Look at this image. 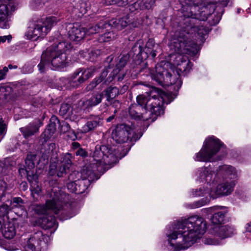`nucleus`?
Returning a JSON list of instances; mask_svg holds the SVG:
<instances>
[{
	"mask_svg": "<svg viewBox=\"0 0 251 251\" xmlns=\"http://www.w3.org/2000/svg\"><path fill=\"white\" fill-rule=\"evenodd\" d=\"M82 178V172L79 173L77 171H74L68 176V180L71 182H76L77 180H81Z\"/></svg>",
	"mask_w": 251,
	"mask_h": 251,
	"instance_id": "4c0bfd02",
	"label": "nucleus"
},
{
	"mask_svg": "<svg viewBox=\"0 0 251 251\" xmlns=\"http://www.w3.org/2000/svg\"><path fill=\"white\" fill-rule=\"evenodd\" d=\"M57 149L56 145L53 143H50L48 146V148L43 152L42 159L45 161L44 164L48 163V159L50 155L54 156L56 154Z\"/></svg>",
	"mask_w": 251,
	"mask_h": 251,
	"instance_id": "393cba45",
	"label": "nucleus"
},
{
	"mask_svg": "<svg viewBox=\"0 0 251 251\" xmlns=\"http://www.w3.org/2000/svg\"><path fill=\"white\" fill-rule=\"evenodd\" d=\"M207 201L206 200H204V199H201L198 201H195L193 203L188 204L187 205V207L191 209H195L200 207L206 203H207Z\"/></svg>",
	"mask_w": 251,
	"mask_h": 251,
	"instance_id": "ea45409f",
	"label": "nucleus"
},
{
	"mask_svg": "<svg viewBox=\"0 0 251 251\" xmlns=\"http://www.w3.org/2000/svg\"><path fill=\"white\" fill-rule=\"evenodd\" d=\"M135 0H105L106 5L117 4L120 6H125L128 3L134 2Z\"/></svg>",
	"mask_w": 251,
	"mask_h": 251,
	"instance_id": "c9c22d12",
	"label": "nucleus"
},
{
	"mask_svg": "<svg viewBox=\"0 0 251 251\" xmlns=\"http://www.w3.org/2000/svg\"><path fill=\"white\" fill-rule=\"evenodd\" d=\"M200 178L201 181H205L207 184L210 183H220L216 188L210 189V195L213 197L227 196L230 195L233 190L235 181L237 179L238 175L235 168L231 166L223 165L220 166L216 175L212 173L207 168H204L200 173Z\"/></svg>",
	"mask_w": 251,
	"mask_h": 251,
	"instance_id": "20e7f679",
	"label": "nucleus"
},
{
	"mask_svg": "<svg viewBox=\"0 0 251 251\" xmlns=\"http://www.w3.org/2000/svg\"><path fill=\"white\" fill-rule=\"evenodd\" d=\"M132 50L134 52V54L137 55L142 54V47L141 46H138L137 43L135 44L132 48Z\"/></svg>",
	"mask_w": 251,
	"mask_h": 251,
	"instance_id": "a18cd8bd",
	"label": "nucleus"
},
{
	"mask_svg": "<svg viewBox=\"0 0 251 251\" xmlns=\"http://www.w3.org/2000/svg\"><path fill=\"white\" fill-rule=\"evenodd\" d=\"M17 67H17V66H16V65H14V66H13V65H11V64H9V65H8V67H7V68H8V69H17Z\"/></svg>",
	"mask_w": 251,
	"mask_h": 251,
	"instance_id": "680f3d73",
	"label": "nucleus"
},
{
	"mask_svg": "<svg viewBox=\"0 0 251 251\" xmlns=\"http://www.w3.org/2000/svg\"><path fill=\"white\" fill-rule=\"evenodd\" d=\"M141 129L134 125L126 124H118L112 132V139L118 144L136 141L142 136Z\"/></svg>",
	"mask_w": 251,
	"mask_h": 251,
	"instance_id": "6e6552de",
	"label": "nucleus"
},
{
	"mask_svg": "<svg viewBox=\"0 0 251 251\" xmlns=\"http://www.w3.org/2000/svg\"><path fill=\"white\" fill-rule=\"evenodd\" d=\"M146 109L141 108L136 104H131L128 108L129 117L136 121H147L150 117L146 115Z\"/></svg>",
	"mask_w": 251,
	"mask_h": 251,
	"instance_id": "f3484780",
	"label": "nucleus"
},
{
	"mask_svg": "<svg viewBox=\"0 0 251 251\" xmlns=\"http://www.w3.org/2000/svg\"><path fill=\"white\" fill-rule=\"evenodd\" d=\"M3 236L7 239H11L15 235V228L13 224L9 223L6 225L2 230Z\"/></svg>",
	"mask_w": 251,
	"mask_h": 251,
	"instance_id": "cd10ccee",
	"label": "nucleus"
},
{
	"mask_svg": "<svg viewBox=\"0 0 251 251\" xmlns=\"http://www.w3.org/2000/svg\"><path fill=\"white\" fill-rule=\"evenodd\" d=\"M27 178L30 184L31 195L33 197H34V194L39 195L42 189L39 185L38 176L33 172L27 171Z\"/></svg>",
	"mask_w": 251,
	"mask_h": 251,
	"instance_id": "6ab92c4d",
	"label": "nucleus"
},
{
	"mask_svg": "<svg viewBox=\"0 0 251 251\" xmlns=\"http://www.w3.org/2000/svg\"><path fill=\"white\" fill-rule=\"evenodd\" d=\"M103 96V93H93L91 98L83 102V104L88 108L96 106L101 102Z\"/></svg>",
	"mask_w": 251,
	"mask_h": 251,
	"instance_id": "5701e85b",
	"label": "nucleus"
},
{
	"mask_svg": "<svg viewBox=\"0 0 251 251\" xmlns=\"http://www.w3.org/2000/svg\"><path fill=\"white\" fill-rule=\"evenodd\" d=\"M113 57L112 56H109L107 58V61L111 62L112 60H113Z\"/></svg>",
	"mask_w": 251,
	"mask_h": 251,
	"instance_id": "0e129e2a",
	"label": "nucleus"
},
{
	"mask_svg": "<svg viewBox=\"0 0 251 251\" xmlns=\"http://www.w3.org/2000/svg\"><path fill=\"white\" fill-rule=\"evenodd\" d=\"M6 39H7L6 36H3V37L0 36V43L5 42L6 40Z\"/></svg>",
	"mask_w": 251,
	"mask_h": 251,
	"instance_id": "052dcab7",
	"label": "nucleus"
},
{
	"mask_svg": "<svg viewBox=\"0 0 251 251\" xmlns=\"http://www.w3.org/2000/svg\"><path fill=\"white\" fill-rule=\"evenodd\" d=\"M8 72V69L7 67H4L2 69H0V81L5 78Z\"/></svg>",
	"mask_w": 251,
	"mask_h": 251,
	"instance_id": "de8ad7c7",
	"label": "nucleus"
},
{
	"mask_svg": "<svg viewBox=\"0 0 251 251\" xmlns=\"http://www.w3.org/2000/svg\"><path fill=\"white\" fill-rule=\"evenodd\" d=\"M74 216V214L67 215L66 216H64V217L61 218V219H62V220H66V219H70L71 217H73Z\"/></svg>",
	"mask_w": 251,
	"mask_h": 251,
	"instance_id": "bf43d9fd",
	"label": "nucleus"
},
{
	"mask_svg": "<svg viewBox=\"0 0 251 251\" xmlns=\"http://www.w3.org/2000/svg\"><path fill=\"white\" fill-rule=\"evenodd\" d=\"M155 46V41L154 39L150 38L148 40L146 43V47L145 48V51L153 49Z\"/></svg>",
	"mask_w": 251,
	"mask_h": 251,
	"instance_id": "37998d69",
	"label": "nucleus"
},
{
	"mask_svg": "<svg viewBox=\"0 0 251 251\" xmlns=\"http://www.w3.org/2000/svg\"><path fill=\"white\" fill-rule=\"evenodd\" d=\"M68 26L70 29L68 31V36L70 40L79 42L86 35V30L84 27L71 24H69Z\"/></svg>",
	"mask_w": 251,
	"mask_h": 251,
	"instance_id": "dca6fc26",
	"label": "nucleus"
},
{
	"mask_svg": "<svg viewBox=\"0 0 251 251\" xmlns=\"http://www.w3.org/2000/svg\"><path fill=\"white\" fill-rule=\"evenodd\" d=\"M11 4L6 5L4 4H0V15L8 16L12 14L11 12L14 10L12 9Z\"/></svg>",
	"mask_w": 251,
	"mask_h": 251,
	"instance_id": "e433bc0d",
	"label": "nucleus"
},
{
	"mask_svg": "<svg viewBox=\"0 0 251 251\" xmlns=\"http://www.w3.org/2000/svg\"><path fill=\"white\" fill-rule=\"evenodd\" d=\"M4 17H0V27L3 28H7L9 26L8 24L6 23H3V21L4 20Z\"/></svg>",
	"mask_w": 251,
	"mask_h": 251,
	"instance_id": "3c124183",
	"label": "nucleus"
},
{
	"mask_svg": "<svg viewBox=\"0 0 251 251\" xmlns=\"http://www.w3.org/2000/svg\"><path fill=\"white\" fill-rule=\"evenodd\" d=\"M102 54V51L97 49H92L90 52H89V60L91 61H95L96 58Z\"/></svg>",
	"mask_w": 251,
	"mask_h": 251,
	"instance_id": "58836bf2",
	"label": "nucleus"
},
{
	"mask_svg": "<svg viewBox=\"0 0 251 251\" xmlns=\"http://www.w3.org/2000/svg\"><path fill=\"white\" fill-rule=\"evenodd\" d=\"M72 149L74 150H77L78 149L80 148V145L78 142H73L72 144Z\"/></svg>",
	"mask_w": 251,
	"mask_h": 251,
	"instance_id": "5fc2aeb1",
	"label": "nucleus"
},
{
	"mask_svg": "<svg viewBox=\"0 0 251 251\" xmlns=\"http://www.w3.org/2000/svg\"><path fill=\"white\" fill-rule=\"evenodd\" d=\"M96 68L91 67L87 69L79 68L68 79V83L72 87L76 88L92 77Z\"/></svg>",
	"mask_w": 251,
	"mask_h": 251,
	"instance_id": "f8f14e48",
	"label": "nucleus"
},
{
	"mask_svg": "<svg viewBox=\"0 0 251 251\" xmlns=\"http://www.w3.org/2000/svg\"><path fill=\"white\" fill-rule=\"evenodd\" d=\"M223 144L214 136L209 137L204 142L201 151L196 154L195 160L197 161H213L212 157L219 151Z\"/></svg>",
	"mask_w": 251,
	"mask_h": 251,
	"instance_id": "9d476101",
	"label": "nucleus"
},
{
	"mask_svg": "<svg viewBox=\"0 0 251 251\" xmlns=\"http://www.w3.org/2000/svg\"><path fill=\"white\" fill-rule=\"evenodd\" d=\"M112 76H109L106 79L105 82H110L112 81L115 77H116L118 81H121L123 80L126 73L124 70H118L117 73H114V71L112 72Z\"/></svg>",
	"mask_w": 251,
	"mask_h": 251,
	"instance_id": "f704fd0d",
	"label": "nucleus"
},
{
	"mask_svg": "<svg viewBox=\"0 0 251 251\" xmlns=\"http://www.w3.org/2000/svg\"><path fill=\"white\" fill-rule=\"evenodd\" d=\"M72 155L69 153L62 154L60 156L58 165L56 167L57 175L61 177L64 174L67 173L72 164Z\"/></svg>",
	"mask_w": 251,
	"mask_h": 251,
	"instance_id": "2eb2a0df",
	"label": "nucleus"
},
{
	"mask_svg": "<svg viewBox=\"0 0 251 251\" xmlns=\"http://www.w3.org/2000/svg\"><path fill=\"white\" fill-rule=\"evenodd\" d=\"M95 162L86 165L82 171V178L76 180V182L67 183V188L71 192L81 194L85 192L91 182L97 180V175L101 165L111 163L115 158L111 151L106 146L97 145L93 153Z\"/></svg>",
	"mask_w": 251,
	"mask_h": 251,
	"instance_id": "7ed1b4c3",
	"label": "nucleus"
},
{
	"mask_svg": "<svg viewBox=\"0 0 251 251\" xmlns=\"http://www.w3.org/2000/svg\"><path fill=\"white\" fill-rule=\"evenodd\" d=\"M75 154L76 156H79L82 158H85L88 156L87 151L81 147L75 151Z\"/></svg>",
	"mask_w": 251,
	"mask_h": 251,
	"instance_id": "c03bdc74",
	"label": "nucleus"
},
{
	"mask_svg": "<svg viewBox=\"0 0 251 251\" xmlns=\"http://www.w3.org/2000/svg\"><path fill=\"white\" fill-rule=\"evenodd\" d=\"M6 129V125L3 123L2 118H0V134H3Z\"/></svg>",
	"mask_w": 251,
	"mask_h": 251,
	"instance_id": "8fccbe9b",
	"label": "nucleus"
},
{
	"mask_svg": "<svg viewBox=\"0 0 251 251\" xmlns=\"http://www.w3.org/2000/svg\"><path fill=\"white\" fill-rule=\"evenodd\" d=\"M7 250L9 251H15L16 249L12 248V249H7Z\"/></svg>",
	"mask_w": 251,
	"mask_h": 251,
	"instance_id": "774afa93",
	"label": "nucleus"
},
{
	"mask_svg": "<svg viewBox=\"0 0 251 251\" xmlns=\"http://www.w3.org/2000/svg\"><path fill=\"white\" fill-rule=\"evenodd\" d=\"M206 229V222L198 215L178 221L173 230L167 234L170 249L174 251L187 249L201 237Z\"/></svg>",
	"mask_w": 251,
	"mask_h": 251,
	"instance_id": "f03ea898",
	"label": "nucleus"
},
{
	"mask_svg": "<svg viewBox=\"0 0 251 251\" xmlns=\"http://www.w3.org/2000/svg\"><path fill=\"white\" fill-rule=\"evenodd\" d=\"M7 190V184L4 181H0V202L4 200Z\"/></svg>",
	"mask_w": 251,
	"mask_h": 251,
	"instance_id": "79ce46f5",
	"label": "nucleus"
},
{
	"mask_svg": "<svg viewBox=\"0 0 251 251\" xmlns=\"http://www.w3.org/2000/svg\"><path fill=\"white\" fill-rule=\"evenodd\" d=\"M59 21L57 17H34L28 23L26 35L32 40L44 37Z\"/></svg>",
	"mask_w": 251,
	"mask_h": 251,
	"instance_id": "0eeeda50",
	"label": "nucleus"
},
{
	"mask_svg": "<svg viewBox=\"0 0 251 251\" xmlns=\"http://www.w3.org/2000/svg\"><path fill=\"white\" fill-rule=\"evenodd\" d=\"M181 17L183 18V24L180 23L178 28L172 35L169 44L170 50L177 54L174 61V65L176 66L177 74L173 71L174 75H172L159 64L156 65L155 70L146 67L141 71V73H147L146 75H150L151 78L160 85L165 87L174 85L177 89L181 87L182 83L180 76L189 73L192 66L187 56L184 54L194 56L199 50L197 44L191 40V35L195 33L200 37L203 38L211 29L205 23H201L198 25L192 24L195 22L199 21L194 17ZM220 20L221 17H204L201 20L204 23L208 21L209 26H212L218 24Z\"/></svg>",
	"mask_w": 251,
	"mask_h": 251,
	"instance_id": "f257e3e1",
	"label": "nucleus"
},
{
	"mask_svg": "<svg viewBox=\"0 0 251 251\" xmlns=\"http://www.w3.org/2000/svg\"><path fill=\"white\" fill-rule=\"evenodd\" d=\"M59 125V121L55 116H52L50 119V123L48 125L44 132L41 134V137L46 142L51 138L56 129V126Z\"/></svg>",
	"mask_w": 251,
	"mask_h": 251,
	"instance_id": "aec40b11",
	"label": "nucleus"
},
{
	"mask_svg": "<svg viewBox=\"0 0 251 251\" xmlns=\"http://www.w3.org/2000/svg\"><path fill=\"white\" fill-rule=\"evenodd\" d=\"M117 36V34L113 31H107L100 35L98 38L100 42H107L115 39Z\"/></svg>",
	"mask_w": 251,
	"mask_h": 251,
	"instance_id": "473e14b6",
	"label": "nucleus"
},
{
	"mask_svg": "<svg viewBox=\"0 0 251 251\" xmlns=\"http://www.w3.org/2000/svg\"><path fill=\"white\" fill-rule=\"evenodd\" d=\"M7 202L9 203L11 210H15L16 208L24 210L25 202L20 197H14L11 200H7Z\"/></svg>",
	"mask_w": 251,
	"mask_h": 251,
	"instance_id": "a878e982",
	"label": "nucleus"
},
{
	"mask_svg": "<svg viewBox=\"0 0 251 251\" xmlns=\"http://www.w3.org/2000/svg\"><path fill=\"white\" fill-rule=\"evenodd\" d=\"M235 232V228L229 225L216 226L213 228L212 233L214 238H205L203 242L205 244L218 245L222 240L230 237Z\"/></svg>",
	"mask_w": 251,
	"mask_h": 251,
	"instance_id": "9b49d317",
	"label": "nucleus"
},
{
	"mask_svg": "<svg viewBox=\"0 0 251 251\" xmlns=\"http://www.w3.org/2000/svg\"><path fill=\"white\" fill-rule=\"evenodd\" d=\"M49 236L41 231L35 232L24 246L25 251H41L48 242Z\"/></svg>",
	"mask_w": 251,
	"mask_h": 251,
	"instance_id": "ddd939ff",
	"label": "nucleus"
},
{
	"mask_svg": "<svg viewBox=\"0 0 251 251\" xmlns=\"http://www.w3.org/2000/svg\"><path fill=\"white\" fill-rule=\"evenodd\" d=\"M107 25V23L104 22H100L97 25L90 26L88 29H86V34L91 35L93 34L100 32L104 28H106Z\"/></svg>",
	"mask_w": 251,
	"mask_h": 251,
	"instance_id": "c85d7f7f",
	"label": "nucleus"
},
{
	"mask_svg": "<svg viewBox=\"0 0 251 251\" xmlns=\"http://www.w3.org/2000/svg\"><path fill=\"white\" fill-rule=\"evenodd\" d=\"M225 212L219 211L215 213L211 218L212 224L215 225L223 224L225 221Z\"/></svg>",
	"mask_w": 251,
	"mask_h": 251,
	"instance_id": "c756f323",
	"label": "nucleus"
},
{
	"mask_svg": "<svg viewBox=\"0 0 251 251\" xmlns=\"http://www.w3.org/2000/svg\"><path fill=\"white\" fill-rule=\"evenodd\" d=\"M210 189L207 187L206 189H204L203 188H200L199 189H195V190L192 191V195L194 197H201L203 196L204 194L207 193H210Z\"/></svg>",
	"mask_w": 251,
	"mask_h": 251,
	"instance_id": "a19ab883",
	"label": "nucleus"
},
{
	"mask_svg": "<svg viewBox=\"0 0 251 251\" xmlns=\"http://www.w3.org/2000/svg\"><path fill=\"white\" fill-rule=\"evenodd\" d=\"M129 17H117L113 18L110 25L116 28L118 30H122L129 25Z\"/></svg>",
	"mask_w": 251,
	"mask_h": 251,
	"instance_id": "b1692460",
	"label": "nucleus"
},
{
	"mask_svg": "<svg viewBox=\"0 0 251 251\" xmlns=\"http://www.w3.org/2000/svg\"><path fill=\"white\" fill-rule=\"evenodd\" d=\"M128 88V86H127V85H124L122 87V89H121V90L120 91V93H121V94H122V93H125L126 90H127Z\"/></svg>",
	"mask_w": 251,
	"mask_h": 251,
	"instance_id": "13d9d810",
	"label": "nucleus"
},
{
	"mask_svg": "<svg viewBox=\"0 0 251 251\" xmlns=\"http://www.w3.org/2000/svg\"><path fill=\"white\" fill-rule=\"evenodd\" d=\"M64 126H65L66 127L67 130H68L70 128V126H69V125L66 123L64 124Z\"/></svg>",
	"mask_w": 251,
	"mask_h": 251,
	"instance_id": "338daca9",
	"label": "nucleus"
},
{
	"mask_svg": "<svg viewBox=\"0 0 251 251\" xmlns=\"http://www.w3.org/2000/svg\"><path fill=\"white\" fill-rule=\"evenodd\" d=\"M245 228L246 232H251V222L246 224Z\"/></svg>",
	"mask_w": 251,
	"mask_h": 251,
	"instance_id": "4d7b16f0",
	"label": "nucleus"
},
{
	"mask_svg": "<svg viewBox=\"0 0 251 251\" xmlns=\"http://www.w3.org/2000/svg\"><path fill=\"white\" fill-rule=\"evenodd\" d=\"M59 114L66 118L71 117L73 114V110L71 105L67 103H63L61 105L59 110Z\"/></svg>",
	"mask_w": 251,
	"mask_h": 251,
	"instance_id": "2f4dec72",
	"label": "nucleus"
},
{
	"mask_svg": "<svg viewBox=\"0 0 251 251\" xmlns=\"http://www.w3.org/2000/svg\"><path fill=\"white\" fill-rule=\"evenodd\" d=\"M39 223L41 227L45 229L57 227L56 220L53 216H44L39 220Z\"/></svg>",
	"mask_w": 251,
	"mask_h": 251,
	"instance_id": "4be33fe9",
	"label": "nucleus"
},
{
	"mask_svg": "<svg viewBox=\"0 0 251 251\" xmlns=\"http://www.w3.org/2000/svg\"><path fill=\"white\" fill-rule=\"evenodd\" d=\"M6 160L0 161V174L3 172L4 169L6 168Z\"/></svg>",
	"mask_w": 251,
	"mask_h": 251,
	"instance_id": "603ef678",
	"label": "nucleus"
},
{
	"mask_svg": "<svg viewBox=\"0 0 251 251\" xmlns=\"http://www.w3.org/2000/svg\"><path fill=\"white\" fill-rule=\"evenodd\" d=\"M145 53L147 55L148 54H150L152 58H154L156 55V50L153 49L149 50H147L146 52H145Z\"/></svg>",
	"mask_w": 251,
	"mask_h": 251,
	"instance_id": "864d4df0",
	"label": "nucleus"
},
{
	"mask_svg": "<svg viewBox=\"0 0 251 251\" xmlns=\"http://www.w3.org/2000/svg\"><path fill=\"white\" fill-rule=\"evenodd\" d=\"M129 59V55L128 54L120 55L117 59L116 68L114 69V73H117L118 70H122L126 64Z\"/></svg>",
	"mask_w": 251,
	"mask_h": 251,
	"instance_id": "bb28decb",
	"label": "nucleus"
},
{
	"mask_svg": "<svg viewBox=\"0 0 251 251\" xmlns=\"http://www.w3.org/2000/svg\"><path fill=\"white\" fill-rule=\"evenodd\" d=\"M86 119V122L80 129V132L81 133L93 131L102 125L103 119L98 115H91Z\"/></svg>",
	"mask_w": 251,
	"mask_h": 251,
	"instance_id": "4468645a",
	"label": "nucleus"
},
{
	"mask_svg": "<svg viewBox=\"0 0 251 251\" xmlns=\"http://www.w3.org/2000/svg\"><path fill=\"white\" fill-rule=\"evenodd\" d=\"M41 5V0H31L30 6L34 10L37 9Z\"/></svg>",
	"mask_w": 251,
	"mask_h": 251,
	"instance_id": "49530a36",
	"label": "nucleus"
},
{
	"mask_svg": "<svg viewBox=\"0 0 251 251\" xmlns=\"http://www.w3.org/2000/svg\"><path fill=\"white\" fill-rule=\"evenodd\" d=\"M202 3L200 4L201 6H202L203 7H206L208 4L211 3L210 0H201Z\"/></svg>",
	"mask_w": 251,
	"mask_h": 251,
	"instance_id": "6e6d98bb",
	"label": "nucleus"
},
{
	"mask_svg": "<svg viewBox=\"0 0 251 251\" xmlns=\"http://www.w3.org/2000/svg\"><path fill=\"white\" fill-rule=\"evenodd\" d=\"M137 104L141 108H145L150 114L159 115L162 113V107L165 103L162 93L155 87H152L150 92L138 95L136 98Z\"/></svg>",
	"mask_w": 251,
	"mask_h": 251,
	"instance_id": "423d86ee",
	"label": "nucleus"
},
{
	"mask_svg": "<svg viewBox=\"0 0 251 251\" xmlns=\"http://www.w3.org/2000/svg\"><path fill=\"white\" fill-rule=\"evenodd\" d=\"M108 75L107 70H104L98 78L94 79L88 85L89 90L95 88L99 83L101 82Z\"/></svg>",
	"mask_w": 251,
	"mask_h": 251,
	"instance_id": "72a5a7b5",
	"label": "nucleus"
},
{
	"mask_svg": "<svg viewBox=\"0 0 251 251\" xmlns=\"http://www.w3.org/2000/svg\"><path fill=\"white\" fill-rule=\"evenodd\" d=\"M42 123L40 122H33L29 123L25 126L21 127L20 131L24 137L27 139L39 132V127Z\"/></svg>",
	"mask_w": 251,
	"mask_h": 251,
	"instance_id": "a211bd4d",
	"label": "nucleus"
},
{
	"mask_svg": "<svg viewBox=\"0 0 251 251\" xmlns=\"http://www.w3.org/2000/svg\"><path fill=\"white\" fill-rule=\"evenodd\" d=\"M103 92L105 94V96L107 98V100L109 101L112 99L115 98L117 96L119 93L120 91L119 89L116 87H109L106 89Z\"/></svg>",
	"mask_w": 251,
	"mask_h": 251,
	"instance_id": "7c9ffc66",
	"label": "nucleus"
},
{
	"mask_svg": "<svg viewBox=\"0 0 251 251\" xmlns=\"http://www.w3.org/2000/svg\"><path fill=\"white\" fill-rule=\"evenodd\" d=\"M114 118V116L112 115L111 116H110L109 117H108L107 119V122H111Z\"/></svg>",
	"mask_w": 251,
	"mask_h": 251,
	"instance_id": "e2e57ef3",
	"label": "nucleus"
},
{
	"mask_svg": "<svg viewBox=\"0 0 251 251\" xmlns=\"http://www.w3.org/2000/svg\"><path fill=\"white\" fill-rule=\"evenodd\" d=\"M22 184H23V187L24 188L23 189L25 190L27 188L26 184L25 183H22Z\"/></svg>",
	"mask_w": 251,
	"mask_h": 251,
	"instance_id": "69168bd1",
	"label": "nucleus"
},
{
	"mask_svg": "<svg viewBox=\"0 0 251 251\" xmlns=\"http://www.w3.org/2000/svg\"><path fill=\"white\" fill-rule=\"evenodd\" d=\"M39 163L37 159V155L35 154L28 153L25 159V169L21 168L19 170V173H25L27 175V172H32V169H34L35 166V164Z\"/></svg>",
	"mask_w": 251,
	"mask_h": 251,
	"instance_id": "412c9836",
	"label": "nucleus"
},
{
	"mask_svg": "<svg viewBox=\"0 0 251 251\" xmlns=\"http://www.w3.org/2000/svg\"><path fill=\"white\" fill-rule=\"evenodd\" d=\"M50 196V199L46 201L45 204L35 205V212L38 214L43 215H48L50 211L55 214L62 211V214H64L65 210L63 209V202L60 193L52 189Z\"/></svg>",
	"mask_w": 251,
	"mask_h": 251,
	"instance_id": "1a4fd4ad",
	"label": "nucleus"
},
{
	"mask_svg": "<svg viewBox=\"0 0 251 251\" xmlns=\"http://www.w3.org/2000/svg\"><path fill=\"white\" fill-rule=\"evenodd\" d=\"M72 47L70 43L60 42L54 43L43 52L38 65L40 73L45 72L49 68L61 70L69 65L68 52Z\"/></svg>",
	"mask_w": 251,
	"mask_h": 251,
	"instance_id": "39448f33",
	"label": "nucleus"
},
{
	"mask_svg": "<svg viewBox=\"0 0 251 251\" xmlns=\"http://www.w3.org/2000/svg\"><path fill=\"white\" fill-rule=\"evenodd\" d=\"M143 1L147 9L151 8L155 3V0H143Z\"/></svg>",
	"mask_w": 251,
	"mask_h": 251,
	"instance_id": "09e8293b",
	"label": "nucleus"
}]
</instances>
